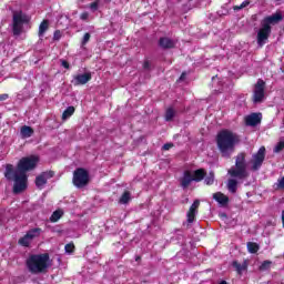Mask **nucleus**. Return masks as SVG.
<instances>
[{
	"label": "nucleus",
	"instance_id": "obj_1",
	"mask_svg": "<svg viewBox=\"0 0 284 284\" xmlns=\"http://www.w3.org/2000/svg\"><path fill=\"white\" fill-rule=\"evenodd\" d=\"M37 163H39V158L34 155L26 156L20 159L17 165V170L14 171V165L7 164L4 176L8 181H14L13 184V194H21L24 190H28V174L26 172H30L37 168Z\"/></svg>",
	"mask_w": 284,
	"mask_h": 284
},
{
	"label": "nucleus",
	"instance_id": "obj_2",
	"mask_svg": "<svg viewBox=\"0 0 284 284\" xmlns=\"http://www.w3.org/2000/svg\"><path fill=\"white\" fill-rule=\"evenodd\" d=\"M215 143L217 145L220 154L224 159H230L232 154H234L236 145L241 143V138L239 136V134L227 129H223L216 134Z\"/></svg>",
	"mask_w": 284,
	"mask_h": 284
},
{
	"label": "nucleus",
	"instance_id": "obj_3",
	"mask_svg": "<svg viewBox=\"0 0 284 284\" xmlns=\"http://www.w3.org/2000/svg\"><path fill=\"white\" fill-rule=\"evenodd\" d=\"M283 21V14L280 12L265 17L261 22V28L257 31V44L265 45L272 34V26L281 23Z\"/></svg>",
	"mask_w": 284,
	"mask_h": 284
},
{
	"label": "nucleus",
	"instance_id": "obj_4",
	"mask_svg": "<svg viewBox=\"0 0 284 284\" xmlns=\"http://www.w3.org/2000/svg\"><path fill=\"white\" fill-rule=\"evenodd\" d=\"M27 267L30 274H47L50 267V254H31L27 260Z\"/></svg>",
	"mask_w": 284,
	"mask_h": 284
},
{
	"label": "nucleus",
	"instance_id": "obj_5",
	"mask_svg": "<svg viewBox=\"0 0 284 284\" xmlns=\"http://www.w3.org/2000/svg\"><path fill=\"white\" fill-rule=\"evenodd\" d=\"M247 153L246 152H240L235 156V166H232L227 174L232 176V179H240V181H243V179H247L250 176V173L247 172Z\"/></svg>",
	"mask_w": 284,
	"mask_h": 284
},
{
	"label": "nucleus",
	"instance_id": "obj_6",
	"mask_svg": "<svg viewBox=\"0 0 284 284\" xmlns=\"http://www.w3.org/2000/svg\"><path fill=\"white\" fill-rule=\"evenodd\" d=\"M72 183L78 190H83L90 184V173L84 168H78L73 172Z\"/></svg>",
	"mask_w": 284,
	"mask_h": 284
},
{
	"label": "nucleus",
	"instance_id": "obj_7",
	"mask_svg": "<svg viewBox=\"0 0 284 284\" xmlns=\"http://www.w3.org/2000/svg\"><path fill=\"white\" fill-rule=\"evenodd\" d=\"M26 23H30V17L23 13V11H14L12 32L16 37H19L23 32V24Z\"/></svg>",
	"mask_w": 284,
	"mask_h": 284
},
{
	"label": "nucleus",
	"instance_id": "obj_8",
	"mask_svg": "<svg viewBox=\"0 0 284 284\" xmlns=\"http://www.w3.org/2000/svg\"><path fill=\"white\" fill-rule=\"evenodd\" d=\"M265 100V82L263 79H258L254 85L252 101L253 103H263Z\"/></svg>",
	"mask_w": 284,
	"mask_h": 284
},
{
	"label": "nucleus",
	"instance_id": "obj_9",
	"mask_svg": "<svg viewBox=\"0 0 284 284\" xmlns=\"http://www.w3.org/2000/svg\"><path fill=\"white\" fill-rule=\"evenodd\" d=\"M265 146H261L258 149V151L252 155V160H251V170L253 172H258V170H261V168L263 166V163L265 161Z\"/></svg>",
	"mask_w": 284,
	"mask_h": 284
},
{
	"label": "nucleus",
	"instance_id": "obj_10",
	"mask_svg": "<svg viewBox=\"0 0 284 284\" xmlns=\"http://www.w3.org/2000/svg\"><path fill=\"white\" fill-rule=\"evenodd\" d=\"M199 207H201V201L194 200L189 211L186 212V223H194V221H196V214H199Z\"/></svg>",
	"mask_w": 284,
	"mask_h": 284
},
{
	"label": "nucleus",
	"instance_id": "obj_11",
	"mask_svg": "<svg viewBox=\"0 0 284 284\" xmlns=\"http://www.w3.org/2000/svg\"><path fill=\"white\" fill-rule=\"evenodd\" d=\"M54 179V171H45L36 178L37 187L41 189L48 184V180Z\"/></svg>",
	"mask_w": 284,
	"mask_h": 284
},
{
	"label": "nucleus",
	"instance_id": "obj_12",
	"mask_svg": "<svg viewBox=\"0 0 284 284\" xmlns=\"http://www.w3.org/2000/svg\"><path fill=\"white\" fill-rule=\"evenodd\" d=\"M244 121H245V125H248L250 128H256V125H260L261 121H263V114L251 113L245 116Z\"/></svg>",
	"mask_w": 284,
	"mask_h": 284
},
{
	"label": "nucleus",
	"instance_id": "obj_13",
	"mask_svg": "<svg viewBox=\"0 0 284 284\" xmlns=\"http://www.w3.org/2000/svg\"><path fill=\"white\" fill-rule=\"evenodd\" d=\"M89 81H92V73L85 72L83 74L74 75L71 83L77 87V85H85V83H89Z\"/></svg>",
	"mask_w": 284,
	"mask_h": 284
},
{
	"label": "nucleus",
	"instance_id": "obj_14",
	"mask_svg": "<svg viewBox=\"0 0 284 284\" xmlns=\"http://www.w3.org/2000/svg\"><path fill=\"white\" fill-rule=\"evenodd\" d=\"M194 179L192 178V171L186 170L183 172V176L180 179V185L183 190H187Z\"/></svg>",
	"mask_w": 284,
	"mask_h": 284
},
{
	"label": "nucleus",
	"instance_id": "obj_15",
	"mask_svg": "<svg viewBox=\"0 0 284 284\" xmlns=\"http://www.w3.org/2000/svg\"><path fill=\"white\" fill-rule=\"evenodd\" d=\"M159 47L162 48V50H172L173 48H176V42L168 37H162L159 40Z\"/></svg>",
	"mask_w": 284,
	"mask_h": 284
},
{
	"label": "nucleus",
	"instance_id": "obj_16",
	"mask_svg": "<svg viewBox=\"0 0 284 284\" xmlns=\"http://www.w3.org/2000/svg\"><path fill=\"white\" fill-rule=\"evenodd\" d=\"M213 199H214V201H216V203L222 205V207H225V205H227V203H230V197L221 192L214 193Z\"/></svg>",
	"mask_w": 284,
	"mask_h": 284
},
{
	"label": "nucleus",
	"instance_id": "obj_17",
	"mask_svg": "<svg viewBox=\"0 0 284 284\" xmlns=\"http://www.w3.org/2000/svg\"><path fill=\"white\" fill-rule=\"evenodd\" d=\"M205 176H207V171H205V169H197L192 173V178L195 183H201Z\"/></svg>",
	"mask_w": 284,
	"mask_h": 284
},
{
	"label": "nucleus",
	"instance_id": "obj_18",
	"mask_svg": "<svg viewBox=\"0 0 284 284\" xmlns=\"http://www.w3.org/2000/svg\"><path fill=\"white\" fill-rule=\"evenodd\" d=\"M20 133H21L22 139H30V136H32V134H34V129H32V126L23 125L20 129Z\"/></svg>",
	"mask_w": 284,
	"mask_h": 284
},
{
	"label": "nucleus",
	"instance_id": "obj_19",
	"mask_svg": "<svg viewBox=\"0 0 284 284\" xmlns=\"http://www.w3.org/2000/svg\"><path fill=\"white\" fill-rule=\"evenodd\" d=\"M227 190L231 194H236V190H239V181H236V179H230L227 181Z\"/></svg>",
	"mask_w": 284,
	"mask_h": 284
},
{
	"label": "nucleus",
	"instance_id": "obj_20",
	"mask_svg": "<svg viewBox=\"0 0 284 284\" xmlns=\"http://www.w3.org/2000/svg\"><path fill=\"white\" fill-rule=\"evenodd\" d=\"M41 232H43V230H41V227H34V229L29 230L27 232V234L31 241H34V239H39V236H41Z\"/></svg>",
	"mask_w": 284,
	"mask_h": 284
},
{
	"label": "nucleus",
	"instance_id": "obj_21",
	"mask_svg": "<svg viewBox=\"0 0 284 284\" xmlns=\"http://www.w3.org/2000/svg\"><path fill=\"white\" fill-rule=\"evenodd\" d=\"M49 28H50V21L43 20L39 26V31H38L39 37H43V34L48 32Z\"/></svg>",
	"mask_w": 284,
	"mask_h": 284
},
{
	"label": "nucleus",
	"instance_id": "obj_22",
	"mask_svg": "<svg viewBox=\"0 0 284 284\" xmlns=\"http://www.w3.org/2000/svg\"><path fill=\"white\" fill-rule=\"evenodd\" d=\"M131 199H132V193H130V191H124L119 200V203L121 205H128V203H130Z\"/></svg>",
	"mask_w": 284,
	"mask_h": 284
},
{
	"label": "nucleus",
	"instance_id": "obj_23",
	"mask_svg": "<svg viewBox=\"0 0 284 284\" xmlns=\"http://www.w3.org/2000/svg\"><path fill=\"white\" fill-rule=\"evenodd\" d=\"M233 267L236 270L237 274H243V272H245V270H247V263H239L237 261L233 262Z\"/></svg>",
	"mask_w": 284,
	"mask_h": 284
},
{
	"label": "nucleus",
	"instance_id": "obj_24",
	"mask_svg": "<svg viewBox=\"0 0 284 284\" xmlns=\"http://www.w3.org/2000/svg\"><path fill=\"white\" fill-rule=\"evenodd\" d=\"M31 243H32V240L29 237L27 233L24 236L20 237L18 241V244H20L22 247H30Z\"/></svg>",
	"mask_w": 284,
	"mask_h": 284
},
{
	"label": "nucleus",
	"instance_id": "obj_25",
	"mask_svg": "<svg viewBox=\"0 0 284 284\" xmlns=\"http://www.w3.org/2000/svg\"><path fill=\"white\" fill-rule=\"evenodd\" d=\"M246 247L250 254H256L261 250V246L256 242H247Z\"/></svg>",
	"mask_w": 284,
	"mask_h": 284
},
{
	"label": "nucleus",
	"instance_id": "obj_26",
	"mask_svg": "<svg viewBox=\"0 0 284 284\" xmlns=\"http://www.w3.org/2000/svg\"><path fill=\"white\" fill-rule=\"evenodd\" d=\"M61 216H63V211L62 210H57L52 213V215L50 216V221L51 223H57Z\"/></svg>",
	"mask_w": 284,
	"mask_h": 284
},
{
	"label": "nucleus",
	"instance_id": "obj_27",
	"mask_svg": "<svg viewBox=\"0 0 284 284\" xmlns=\"http://www.w3.org/2000/svg\"><path fill=\"white\" fill-rule=\"evenodd\" d=\"M74 111H75L74 106H68L62 113L63 121H65L67 119H70V116L74 114Z\"/></svg>",
	"mask_w": 284,
	"mask_h": 284
},
{
	"label": "nucleus",
	"instance_id": "obj_28",
	"mask_svg": "<svg viewBox=\"0 0 284 284\" xmlns=\"http://www.w3.org/2000/svg\"><path fill=\"white\" fill-rule=\"evenodd\" d=\"M176 116V111L173 108H169L165 111V121H172Z\"/></svg>",
	"mask_w": 284,
	"mask_h": 284
},
{
	"label": "nucleus",
	"instance_id": "obj_29",
	"mask_svg": "<svg viewBox=\"0 0 284 284\" xmlns=\"http://www.w3.org/2000/svg\"><path fill=\"white\" fill-rule=\"evenodd\" d=\"M271 267H272V261L266 260V261H264V262L260 265L258 270H260V272H267V271L271 270Z\"/></svg>",
	"mask_w": 284,
	"mask_h": 284
},
{
	"label": "nucleus",
	"instance_id": "obj_30",
	"mask_svg": "<svg viewBox=\"0 0 284 284\" xmlns=\"http://www.w3.org/2000/svg\"><path fill=\"white\" fill-rule=\"evenodd\" d=\"M205 185H214V172L211 171L204 178Z\"/></svg>",
	"mask_w": 284,
	"mask_h": 284
},
{
	"label": "nucleus",
	"instance_id": "obj_31",
	"mask_svg": "<svg viewBox=\"0 0 284 284\" xmlns=\"http://www.w3.org/2000/svg\"><path fill=\"white\" fill-rule=\"evenodd\" d=\"M284 150V141H280L273 149V152L275 154H278L280 152H283Z\"/></svg>",
	"mask_w": 284,
	"mask_h": 284
},
{
	"label": "nucleus",
	"instance_id": "obj_32",
	"mask_svg": "<svg viewBox=\"0 0 284 284\" xmlns=\"http://www.w3.org/2000/svg\"><path fill=\"white\" fill-rule=\"evenodd\" d=\"M64 250H65L67 254L74 253V250H75L74 243L70 242V243L65 244Z\"/></svg>",
	"mask_w": 284,
	"mask_h": 284
},
{
	"label": "nucleus",
	"instance_id": "obj_33",
	"mask_svg": "<svg viewBox=\"0 0 284 284\" xmlns=\"http://www.w3.org/2000/svg\"><path fill=\"white\" fill-rule=\"evenodd\" d=\"M247 6H250V1H244L240 6H234L233 10L235 12H239V10H243V8H247Z\"/></svg>",
	"mask_w": 284,
	"mask_h": 284
},
{
	"label": "nucleus",
	"instance_id": "obj_34",
	"mask_svg": "<svg viewBox=\"0 0 284 284\" xmlns=\"http://www.w3.org/2000/svg\"><path fill=\"white\" fill-rule=\"evenodd\" d=\"M275 190H284V176L277 180V183L275 184Z\"/></svg>",
	"mask_w": 284,
	"mask_h": 284
},
{
	"label": "nucleus",
	"instance_id": "obj_35",
	"mask_svg": "<svg viewBox=\"0 0 284 284\" xmlns=\"http://www.w3.org/2000/svg\"><path fill=\"white\" fill-rule=\"evenodd\" d=\"M90 39H91V36H90V33H84V36H83V39H82V45H88V42L90 41Z\"/></svg>",
	"mask_w": 284,
	"mask_h": 284
},
{
	"label": "nucleus",
	"instance_id": "obj_36",
	"mask_svg": "<svg viewBox=\"0 0 284 284\" xmlns=\"http://www.w3.org/2000/svg\"><path fill=\"white\" fill-rule=\"evenodd\" d=\"M61 31L60 30H55L53 33V41H60L61 40Z\"/></svg>",
	"mask_w": 284,
	"mask_h": 284
},
{
	"label": "nucleus",
	"instance_id": "obj_37",
	"mask_svg": "<svg viewBox=\"0 0 284 284\" xmlns=\"http://www.w3.org/2000/svg\"><path fill=\"white\" fill-rule=\"evenodd\" d=\"M89 18H90V13H88V11H84L80 14L81 21H88Z\"/></svg>",
	"mask_w": 284,
	"mask_h": 284
},
{
	"label": "nucleus",
	"instance_id": "obj_38",
	"mask_svg": "<svg viewBox=\"0 0 284 284\" xmlns=\"http://www.w3.org/2000/svg\"><path fill=\"white\" fill-rule=\"evenodd\" d=\"M172 148H174V143H165L162 146V150L168 151V150H172Z\"/></svg>",
	"mask_w": 284,
	"mask_h": 284
},
{
	"label": "nucleus",
	"instance_id": "obj_39",
	"mask_svg": "<svg viewBox=\"0 0 284 284\" xmlns=\"http://www.w3.org/2000/svg\"><path fill=\"white\" fill-rule=\"evenodd\" d=\"M62 68H65V70H70V62L68 60H61Z\"/></svg>",
	"mask_w": 284,
	"mask_h": 284
},
{
	"label": "nucleus",
	"instance_id": "obj_40",
	"mask_svg": "<svg viewBox=\"0 0 284 284\" xmlns=\"http://www.w3.org/2000/svg\"><path fill=\"white\" fill-rule=\"evenodd\" d=\"M91 10H99V2H92L90 4Z\"/></svg>",
	"mask_w": 284,
	"mask_h": 284
},
{
	"label": "nucleus",
	"instance_id": "obj_41",
	"mask_svg": "<svg viewBox=\"0 0 284 284\" xmlns=\"http://www.w3.org/2000/svg\"><path fill=\"white\" fill-rule=\"evenodd\" d=\"M8 99H9L8 93L0 94V101H8Z\"/></svg>",
	"mask_w": 284,
	"mask_h": 284
},
{
	"label": "nucleus",
	"instance_id": "obj_42",
	"mask_svg": "<svg viewBox=\"0 0 284 284\" xmlns=\"http://www.w3.org/2000/svg\"><path fill=\"white\" fill-rule=\"evenodd\" d=\"M143 69H144V70H150V61H149V60H145V61L143 62Z\"/></svg>",
	"mask_w": 284,
	"mask_h": 284
},
{
	"label": "nucleus",
	"instance_id": "obj_43",
	"mask_svg": "<svg viewBox=\"0 0 284 284\" xmlns=\"http://www.w3.org/2000/svg\"><path fill=\"white\" fill-rule=\"evenodd\" d=\"M185 77H186V73H185V72H182V74L180 75V81L185 80Z\"/></svg>",
	"mask_w": 284,
	"mask_h": 284
},
{
	"label": "nucleus",
	"instance_id": "obj_44",
	"mask_svg": "<svg viewBox=\"0 0 284 284\" xmlns=\"http://www.w3.org/2000/svg\"><path fill=\"white\" fill-rule=\"evenodd\" d=\"M282 227L284 229V211H282Z\"/></svg>",
	"mask_w": 284,
	"mask_h": 284
},
{
	"label": "nucleus",
	"instance_id": "obj_45",
	"mask_svg": "<svg viewBox=\"0 0 284 284\" xmlns=\"http://www.w3.org/2000/svg\"><path fill=\"white\" fill-rule=\"evenodd\" d=\"M220 284H227L225 280L221 281Z\"/></svg>",
	"mask_w": 284,
	"mask_h": 284
},
{
	"label": "nucleus",
	"instance_id": "obj_46",
	"mask_svg": "<svg viewBox=\"0 0 284 284\" xmlns=\"http://www.w3.org/2000/svg\"><path fill=\"white\" fill-rule=\"evenodd\" d=\"M135 261H141V256H136V257H135Z\"/></svg>",
	"mask_w": 284,
	"mask_h": 284
}]
</instances>
